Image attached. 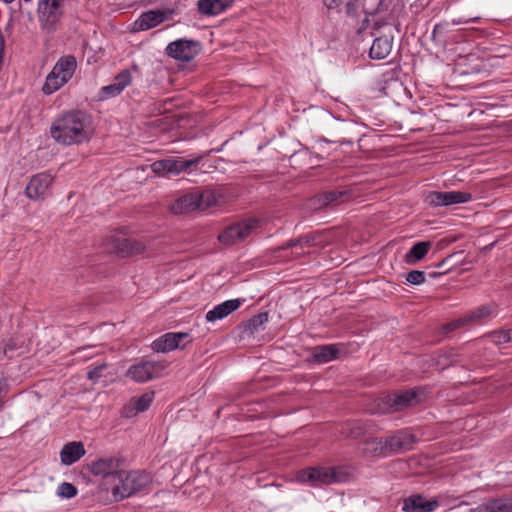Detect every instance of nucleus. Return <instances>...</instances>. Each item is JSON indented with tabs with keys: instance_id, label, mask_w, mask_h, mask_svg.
I'll use <instances>...</instances> for the list:
<instances>
[{
	"instance_id": "f257e3e1",
	"label": "nucleus",
	"mask_w": 512,
	"mask_h": 512,
	"mask_svg": "<svg viewBox=\"0 0 512 512\" xmlns=\"http://www.w3.org/2000/svg\"><path fill=\"white\" fill-rule=\"evenodd\" d=\"M89 117L80 110H72L57 117L50 127L52 138L61 144L72 145L89 138Z\"/></svg>"
},
{
	"instance_id": "f03ea898",
	"label": "nucleus",
	"mask_w": 512,
	"mask_h": 512,
	"mask_svg": "<svg viewBox=\"0 0 512 512\" xmlns=\"http://www.w3.org/2000/svg\"><path fill=\"white\" fill-rule=\"evenodd\" d=\"M149 473L141 470H126L125 466L121 469L116 483L111 489V494L115 501H122L145 489L151 483Z\"/></svg>"
},
{
	"instance_id": "7ed1b4c3",
	"label": "nucleus",
	"mask_w": 512,
	"mask_h": 512,
	"mask_svg": "<svg viewBox=\"0 0 512 512\" xmlns=\"http://www.w3.org/2000/svg\"><path fill=\"white\" fill-rule=\"evenodd\" d=\"M348 472L343 467H307L296 473V480L311 486L342 483L348 479Z\"/></svg>"
},
{
	"instance_id": "20e7f679",
	"label": "nucleus",
	"mask_w": 512,
	"mask_h": 512,
	"mask_svg": "<svg viewBox=\"0 0 512 512\" xmlns=\"http://www.w3.org/2000/svg\"><path fill=\"white\" fill-rule=\"evenodd\" d=\"M125 466V458L121 455H108L91 460L86 465L87 471L105 483L114 484L121 469Z\"/></svg>"
},
{
	"instance_id": "39448f33",
	"label": "nucleus",
	"mask_w": 512,
	"mask_h": 512,
	"mask_svg": "<svg viewBox=\"0 0 512 512\" xmlns=\"http://www.w3.org/2000/svg\"><path fill=\"white\" fill-rule=\"evenodd\" d=\"M77 62L74 56L61 57L54 65L52 71L47 75L42 91L50 95L59 90L74 75Z\"/></svg>"
},
{
	"instance_id": "423d86ee",
	"label": "nucleus",
	"mask_w": 512,
	"mask_h": 512,
	"mask_svg": "<svg viewBox=\"0 0 512 512\" xmlns=\"http://www.w3.org/2000/svg\"><path fill=\"white\" fill-rule=\"evenodd\" d=\"M428 391L425 387H414L382 398V412H398L414 407L426 400Z\"/></svg>"
},
{
	"instance_id": "0eeeda50",
	"label": "nucleus",
	"mask_w": 512,
	"mask_h": 512,
	"mask_svg": "<svg viewBox=\"0 0 512 512\" xmlns=\"http://www.w3.org/2000/svg\"><path fill=\"white\" fill-rule=\"evenodd\" d=\"M36 12L41 29L54 32L64 15V0H38Z\"/></svg>"
},
{
	"instance_id": "6e6552de",
	"label": "nucleus",
	"mask_w": 512,
	"mask_h": 512,
	"mask_svg": "<svg viewBox=\"0 0 512 512\" xmlns=\"http://www.w3.org/2000/svg\"><path fill=\"white\" fill-rule=\"evenodd\" d=\"M205 155H199L192 159L183 157H169L157 160L151 164L152 171L159 176L179 175L182 172L190 171L198 166Z\"/></svg>"
},
{
	"instance_id": "1a4fd4ad",
	"label": "nucleus",
	"mask_w": 512,
	"mask_h": 512,
	"mask_svg": "<svg viewBox=\"0 0 512 512\" xmlns=\"http://www.w3.org/2000/svg\"><path fill=\"white\" fill-rule=\"evenodd\" d=\"M167 366L166 361H141L130 366L126 376L137 383H144L161 377Z\"/></svg>"
},
{
	"instance_id": "9d476101",
	"label": "nucleus",
	"mask_w": 512,
	"mask_h": 512,
	"mask_svg": "<svg viewBox=\"0 0 512 512\" xmlns=\"http://www.w3.org/2000/svg\"><path fill=\"white\" fill-rule=\"evenodd\" d=\"M165 52L170 58L189 62L200 52V43L195 40L177 39L167 45Z\"/></svg>"
},
{
	"instance_id": "9b49d317",
	"label": "nucleus",
	"mask_w": 512,
	"mask_h": 512,
	"mask_svg": "<svg viewBox=\"0 0 512 512\" xmlns=\"http://www.w3.org/2000/svg\"><path fill=\"white\" fill-rule=\"evenodd\" d=\"M471 200L472 194L466 191H431L425 198V202L431 207H446Z\"/></svg>"
},
{
	"instance_id": "f8f14e48",
	"label": "nucleus",
	"mask_w": 512,
	"mask_h": 512,
	"mask_svg": "<svg viewBox=\"0 0 512 512\" xmlns=\"http://www.w3.org/2000/svg\"><path fill=\"white\" fill-rule=\"evenodd\" d=\"M54 177L48 172L38 173L31 177L26 185V196L34 201L45 199L50 192Z\"/></svg>"
},
{
	"instance_id": "ddd939ff",
	"label": "nucleus",
	"mask_w": 512,
	"mask_h": 512,
	"mask_svg": "<svg viewBox=\"0 0 512 512\" xmlns=\"http://www.w3.org/2000/svg\"><path fill=\"white\" fill-rule=\"evenodd\" d=\"M254 224L250 221L236 223L225 228L218 236L221 243L232 245L243 241L251 233Z\"/></svg>"
},
{
	"instance_id": "4468645a",
	"label": "nucleus",
	"mask_w": 512,
	"mask_h": 512,
	"mask_svg": "<svg viewBox=\"0 0 512 512\" xmlns=\"http://www.w3.org/2000/svg\"><path fill=\"white\" fill-rule=\"evenodd\" d=\"M384 443V450H386L387 455L397 454L412 448L414 435L405 430H399L395 434L384 438Z\"/></svg>"
},
{
	"instance_id": "2eb2a0df",
	"label": "nucleus",
	"mask_w": 512,
	"mask_h": 512,
	"mask_svg": "<svg viewBox=\"0 0 512 512\" xmlns=\"http://www.w3.org/2000/svg\"><path fill=\"white\" fill-rule=\"evenodd\" d=\"M132 82V75L129 69L120 71L113 79V83L103 86L100 90V99L106 100L120 95L123 90Z\"/></svg>"
},
{
	"instance_id": "dca6fc26",
	"label": "nucleus",
	"mask_w": 512,
	"mask_h": 512,
	"mask_svg": "<svg viewBox=\"0 0 512 512\" xmlns=\"http://www.w3.org/2000/svg\"><path fill=\"white\" fill-rule=\"evenodd\" d=\"M111 246L113 251L122 258L139 255L146 249L143 242L122 237L113 238Z\"/></svg>"
},
{
	"instance_id": "f3484780",
	"label": "nucleus",
	"mask_w": 512,
	"mask_h": 512,
	"mask_svg": "<svg viewBox=\"0 0 512 512\" xmlns=\"http://www.w3.org/2000/svg\"><path fill=\"white\" fill-rule=\"evenodd\" d=\"M173 13L172 9L147 11L141 14L135 25L139 30H148L170 19Z\"/></svg>"
},
{
	"instance_id": "a211bd4d",
	"label": "nucleus",
	"mask_w": 512,
	"mask_h": 512,
	"mask_svg": "<svg viewBox=\"0 0 512 512\" xmlns=\"http://www.w3.org/2000/svg\"><path fill=\"white\" fill-rule=\"evenodd\" d=\"M469 512H512V496L489 498Z\"/></svg>"
},
{
	"instance_id": "6ab92c4d",
	"label": "nucleus",
	"mask_w": 512,
	"mask_h": 512,
	"mask_svg": "<svg viewBox=\"0 0 512 512\" xmlns=\"http://www.w3.org/2000/svg\"><path fill=\"white\" fill-rule=\"evenodd\" d=\"M437 500H426L420 494H414L404 499L402 510L406 512H432L438 507Z\"/></svg>"
},
{
	"instance_id": "aec40b11",
	"label": "nucleus",
	"mask_w": 512,
	"mask_h": 512,
	"mask_svg": "<svg viewBox=\"0 0 512 512\" xmlns=\"http://www.w3.org/2000/svg\"><path fill=\"white\" fill-rule=\"evenodd\" d=\"M243 301H244L243 299L226 300V301L216 305L213 309L209 310L206 313L205 318L208 322H214L216 320H221V319L225 318L226 316H228L230 313L237 310L241 306Z\"/></svg>"
},
{
	"instance_id": "412c9836",
	"label": "nucleus",
	"mask_w": 512,
	"mask_h": 512,
	"mask_svg": "<svg viewBox=\"0 0 512 512\" xmlns=\"http://www.w3.org/2000/svg\"><path fill=\"white\" fill-rule=\"evenodd\" d=\"M393 39L392 35L376 37L370 47L369 57L373 60L385 59L392 51Z\"/></svg>"
},
{
	"instance_id": "4be33fe9",
	"label": "nucleus",
	"mask_w": 512,
	"mask_h": 512,
	"mask_svg": "<svg viewBox=\"0 0 512 512\" xmlns=\"http://www.w3.org/2000/svg\"><path fill=\"white\" fill-rule=\"evenodd\" d=\"M86 453L81 441H73L65 444L60 451V459L64 465H72L80 460Z\"/></svg>"
},
{
	"instance_id": "5701e85b",
	"label": "nucleus",
	"mask_w": 512,
	"mask_h": 512,
	"mask_svg": "<svg viewBox=\"0 0 512 512\" xmlns=\"http://www.w3.org/2000/svg\"><path fill=\"white\" fill-rule=\"evenodd\" d=\"M316 236L313 234L301 235L298 238L291 239L285 242L282 246L277 248L278 252L285 251L287 248H301V251H296V257H302L309 253L308 249L314 246Z\"/></svg>"
},
{
	"instance_id": "b1692460",
	"label": "nucleus",
	"mask_w": 512,
	"mask_h": 512,
	"mask_svg": "<svg viewBox=\"0 0 512 512\" xmlns=\"http://www.w3.org/2000/svg\"><path fill=\"white\" fill-rule=\"evenodd\" d=\"M198 191L183 195L172 205V211L176 214L189 213L199 210Z\"/></svg>"
},
{
	"instance_id": "393cba45",
	"label": "nucleus",
	"mask_w": 512,
	"mask_h": 512,
	"mask_svg": "<svg viewBox=\"0 0 512 512\" xmlns=\"http://www.w3.org/2000/svg\"><path fill=\"white\" fill-rule=\"evenodd\" d=\"M339 348L337 344L319 345L313 348L312 357L316 363L323 364L338 358Z\"/></svg>"
},
{
	"instance_id": "a878e982",
	"label": "nucleus",
	"mask_w": 512,
	"mask_h": 512,
	"mask_svg": "<svg viewBox=\"0 0 512 512\" xmlns=\"http://www.w3.org/2000/svg\"><path fill=\"white\" fill-rule=\"evenodd\" d=\"M432 247L430 241L415 243L404 255V262L408 265H415L427 255Z\"/></svg>"
},
{
	"instance_id": "bb28decb",
	"label": "nucleus",
	"mask_w": 512,
	"mask_h": 512,
	"mask_svg": "<svg viewBox=\"0 0 512 512\" xmlns=\"http://www.w3.org/2000/svg\"><path fill=\"white\" fill-rule=\"evenodd\" d=\"M154 399V392L144 393L134 398L129 406L124 408L125 416L132 417L149 409Z\"/></svg>"
},
{
	"instance_id": "cd10ccee",
	"label": "nucleus",
	"mask_w": 512,
	"mask_h": 512,
	"mask_svg": "<svg viewBox=\"0 0 512 512\" xmlns=\"http://www.w3.org/2000/svg\"><path fill=\"white\" fill-rule=\"evenodd\" d=\"M367 423L360 420L347 421L341 428V433L346 438L358 439L367 433Z\"/></svg>"
},
{
	"instance_id": "c85d7f7f",
	"label": "nucleus",
	"mask_w": 512,
	"mask_h": 512,
	"mask_svg": "<svg viewBox=\"0 0 512 512\" xmlns=\"http://www.w3.org/2000/svg\"><path fill=\"white\" fill-rule=\"evenodd\" d=\"M151 348L157 353H167L178 349V342L172 337V332H168L154 340Z\"/></svg>"
},
{
	"instance_id": "c756f323",
	"label": "nucleus",
	"mask_w": 512,
	"mask_h": 512,
	"mask_svg": "<svg viewBox=\"0 0 512 512\" xmlns=\"http://www.w3.org/2000/svg\"><path fill=\"white\" fill-rule=\"evenodd\" d=\"M494 312L492 305H482L467 314H465L468 325H476L482 323L486 318L491 316Z\"/></svg>"
},
{
	"instance_id": "7c9ffc66",
	"label": "nucleus",
	"mask_w": 512,
	"mask_h": 512,
	"mask_svg": "<svg viewBox=\"0 0 512 512\" xmlns=\"http://www.w3.org/2000/svg\"><path fill=\"white\" fill-rule=\"evenodd\" d=\"M459 354L454 349H449L437 354L435 365L438 369L444 370L458 362Z\"/></svg>"
},
{
	"instance_id": "2f4dec72",
	"label": "nucleus",
	"mask_w": 512,
	"mask_h": 512,
	"mask_svg": "<svg viewBox=\"0 0 512 512\" xmlns=\"http://www.w3.org/2000/svg\"><path fill=\"white\" fill-rule=\"evenodd\" d=\"M384 444V438L367 439L363 452L370 456H387Z\"/></svg>"
},
{
	"instance_id": "473e14b6",
	"label": "nucleus",
	"mask_w": 512,
	"mask_h": 512,
	"mask_svg": "<svg viewBox=\"0 0 512 512\" xmlns=\"http://www.w3.org/2000/svg\"><path fill=\"white\" fill-rule=\"evenodd\" d=\"M347 196V193L345 191H327L324 192L317 197V201L320 204V207L327 206L329 204L338 203L343 201V198Z\"/></svg>"
},
{
	"instance_id": "72a5a7b5",
	"label": "nucleus",
	"mask_w": 512,
	"mask_h": 512,
	"mask_svg": "<svg viewBox=\"0 0 512 512\" xmlns=\"http://www.w3.org/2000/svg\"><path fill=\"white\" fill-rule=\"evenodd\" d=\"M268 321V314L266 312L259 313L251 317L245 324L244 330L250 334H254L259 328Z\"/></svg>"
},
{
	"instance_id": "f704fd0d",
	"label": "nucleus",
	"mask_w": 512,
	"mask_h": 512,
	"mask_svg": "<svg viewBox=\"0 0 512 512\" xmlns=\"http://www.w3.org/2000/svg\"><path fill=\"white\" fill-rule=\"evenodd\" d=\"M450 32L449 23L442 22L434 26L431 33V39L438 44H445L447 42L446 35Z\"/></svg>"
},
{
	"instance_id": "c9c22d12",
	"label": "nucleus",
	"mask_w": 512,
	"mask_h": 512,
	"mask_svg": "<svg viewBox=\"0 0 512 512\" xmlns=\"http://www.w3.org/2000/svg\"><path fill=\"white\" fill-rule=\"evenodd\" d=\"M197 10L203 16H216L221 14L214 0H198Z\"/></svg>"
},
{
	"instance_id": "e433bc0d",
	"label": "nucleus",
	"mask_w": 512,
	"mask_h": 512,
	"mask_svg": "<svg viewBox=\"0 0 512 512\" xmlns=\"http://www.w3.org/2000/svg\"><path fill=\"white\" fill-rule=\"evenodd\" d=\"M487 337H489L496 345L512 342V328L506 330H494L490 332Z\"/></svg>"
},
{
	"instance_id": "4c0bfd02",
	"label": "nucleus",
	"mask_w": 512,
	"mask_h": 512,
	"mask_svg": "<svg viewBox=\"0 0 512 512\" xmlns=\"http://www.w3.org/2000/svg\"><path fill=\"white\" fill-rule=\"evenodd\" d=\"M199 197V210L204 211L217 202L216 195L211 190L198 191Z\"/></svg>"
},
{
	"instance_id": "58836bf2",
	"label": "nucleus",
	"mask_w": 512,
	"mask_h": 512,
	"mask_svg": "<svg viewBox=\"0 0 512 512\" xmlns=\"http://www.w3.org/2000/svg\"><path fill=\"white\" fill-rule=\"evenodd\" d=\"M469 326L466 316L463 315L455 320H452L442 326V331L444 334H448L450 332H453L459 328Z\"/></svg>"
},
{
	"instance_id": "ea45409f",
	"label": "nucleus",
	"mask_w": 512,
	"mask_h": 512,
	"mask_svg": "<svg viewBox=\"0 0 512 512\" xmlns=\"http://www.w3.org/2000/svg\"><path fill=\"white\" fill-rule=\"evenodd\" d=\"M77 493V488L73 484L68 482L61 483L57 488V495L62 498L70 499L75 497Z\"/></svg>"
},
{
	"instance_id": "a19ab883",
	"label": "nucleus",
	"mask_w": 512,
	"mask_h": 512,
	"mask_svg": "<svg viewBox=\"0 0 512 512\" xmlns=\"http://www.w3.org/2000/svg\"><path fill=\"white\" fill-rule=\"evenodd\" d=\"M405 280L408 284L418 286L425 282L426 274L424 271L411 270L406 274Z\"/></svg>"
},
{
	"instance_id": "79ce46f5",
	"label": "nucleus",
	"mask_w": 512,
	"mask_h": 512,
	"mask_svg": "<svg viewBox=\"0 0 512 512\" xmlns=\"http://www.w3.org/2000/svg\"><path fill=\"white\" fill-rule=\"evenodd\" d=\"M172 337H174V340L178 342V349H184L187 344L192 342V337L189 333L172 332Z\"/></svg>"
},
{
	"instance_id": "37998d69",
	"label": "nucleus",
	"mask_w": 512,
	"mask_h": 512,
	"mask_svg": "<svg viewBox=\"0 0 512 512\" xmlns=\"http://www.w3.org/2000/svg\"><path fill=\"white\" fill-rule=\"evenodd\" d=\"M105 368H106V364H102V365L94 367L93 369L89 370L88 378L93 381L98 380L102 376V371Z\"/></svg>"
},
{
	"instance_id": "c03bdc74",
	"label": "nucleus",
	"mask_w": 512,
	"mask_h": 512,
	"mask_svg": "<svg viewBox=\"0 0 512 512\" xmlns=\"http://www.w3.org/2000/svg\"><path fill=\"white\" fill-rule=\"evenodd\" d=\"M218 7V11L221 13L227 10L229 7L232 6V4L235 2V0H214Z\"/></svg>"
},
{
	"instance_id": "a18cd8bd",
	"label": "nucleus",
	"mask_w": 512,
	"mask_h": 512,
	"mask_svg": "<svg viewBox=\"0 0 512 512\" xmlns=\"http://www.w3.org/2000/svg\"><path fill=\"white\" fill-rule=\"evenodd\" d=\"M343 0H324L325 5L328 9H334L339 7L342 4Z\"/></svg>"
},
{
	"instance_id": "49530a36",
	"label": "nucleus",
	"mask_w": 512,
	"mask_h": 512,
	"mask_svg": "<svg viewBox=\"0 0 512 512\" xmlns=\"http://www.w3.org/2000/svg\"><path fill=\"white\" fill-rule=\"evenodd\" d=\"M481 20L480 17H474V18H470V19H458V20H453L452 21V24L454 25H458V24H462V23H470V22H473V23H478L479 21Z\"/></svg>"
},
{
	"instance_id": "de8ad7c7",
	"label": "nucleus",
	"mask_w": 512,
	"mask_h": 512,
	"mask_svg": "<svg viewBox=\"0 0 512 512\" xmlns=\"http://www.w3.org/2000/svg\"><path fill=\"white\" fill-rule=\"evenodd\" d=\"M6 385V379L4 378V376L2 375V373H0V400H2V392H3V387Z\"/></svg>"
},
{
	"instance_id": "09e8293b",
	"label": "nucleus",
	"mask_w": 512,
	"mask_h": 512,
	"mask_svg": "<svg viewBox=\"0 0 512 512\" xmlns=\"http://www.w3.org/2000/svg\"><path fill=\"white\" fill-rule=\"evenodd\" d=\"M14 27L13 18L11 17L5 27V31L11 33Z\"/></svg>"
},
{
	"instance_id": "8fccbe9b",
	"label": "nucleus",
	"mask_w": 512,
	"mask_h": 512,
	"mask_svg": "<svg viewBox=\"0 0 512 512\" xmlns=\"http://www.w3.org/2000/svg\"><path fill=\"white\" fill-rule=\"evenodd\" d=\"M302 152L309 154L310 156H314L317 159H321V157L318 154L311 152L308 148H304Z\"/></svg>"
},
{
	"instance_id": "3c124183",
	"label": "nucleus",
	"mask_w": 512,
	"mask_h": 512,
	"mask_svg": "<svg viewBox=\"0 0 512 512\" xmlns=\"http://www.w3.org/2000/svg\"><path fill=\"white\" fill-rule=\"evenodd\" d=\"M290 249L291 250V258H297L296 255H295V252L296 251H301V248H287L286 250Z\"/></svg>"
},
{
	"instance_id": "603ef678",
	"label": "nucleus",
	"mask_w": 512,
	"mask_h": 512,
	"mask_svg": "<svg viewBox=\"0 0 512 512\" xmlns=\"http://www.w3.org/2000/svg\"><path fill=\"white\" fill-rule=\"evenodd\" d=\"M338 142H339L340 144H345V143H347V144H351V141H338Z\"/></svg>"
},
{
	"instance_id": "864d4df0",
	"label": "nucleus",
	"mask_w": 512,
	"mask_h": 512,
	"mask_svg": "<svg viewBox=\"0 0 512 512\" xmlns=\"http://www.w3.org/2000/svg\"><path fill=\"white\" fill-rule=\"evenodd\" d=\"M445 262V260H443L442 262L438 263L437 264V267H441L443 265V263Z\"/></svg>"
},
{
	"instance_id": "5fc2aeb1",
	"label": "nucleus",
	"mask_w": 512,
	"mask_h": 512,
	"mask_svg": "<svg viewBox=\"0 0 512 512\" xmlns=\"http://www.w3.org/2000/svg\"><path fill=\"white\" fill-rule=\"evenodd\" d=\"M132 69H133V70H135V71H136V70H138L137 65H135V64H134V65L132 66Z\"/></svg>"
},
{
	"instance_id": "6e6d98bb",
	"label": "nucleus",
	"mask_w": 512,
	"mask_h": 512,
	"mask_svg": "<svg viewBox=\"0 0 512 512\" xmlns=\"http://www.w3.org/2000/svg\"><path fill=\"white\" fill-rule=\"evenodd\" d=\"M5 3H12L14 0H3Z\"/></svg>"
},
{
	"instance_id": "4d7b16f0",
	"label": "nucleus",
	"mask_w": 512,
	"mask_h": 512,
	"mask_svg": "<svg viewBox=\"0 0 512 512\" xmlns=\"http://www.w3.org/2000/svg\"><path fill=\"white\" fill-rule=\"evenodd\" d=\"M320 141L329 142V140H327L326 138H321Z\"/></svg>"
},
{
	"instance_id": "13d9d810",
	"label": "nucleus",
	"mask_w": 512,
	"mask_h": 512,
	"mask_svg": "<svg viewBox=\"0 0 512 512\" xmlns=\"http://www.w3.org/2000/svg\"><path fill=\"white\" fill-rule=\"evenodd\" d=\"M23 1H24V2H26V3H28V2H30L31 0H23Z\"/></svg>"
}]
</instances>
